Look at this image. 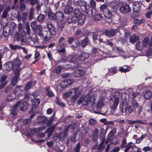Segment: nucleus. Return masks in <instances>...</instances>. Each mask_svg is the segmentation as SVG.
<instances>
[{
  "mask_svg": "<svg viewBox=\"0 0 152 152\" xmlns=\"http://www.w3.org/2000/svg\"><path fill=\"white\" fill-rule=\"evenodd\" d=\"M23 123L25 124H29L31 123V121L29 119H26L23 121Z\"/></svg>",
  "mask_w": 152,
  "mask_h": 152,
  "instance_id": "obj_60",
  "label": "nucleus"
},
{
  "mask_svg": "<svg viewBox=\"0 0 152 152\" xmlns=\"http://www.w3.org/2000/svg\"><path fill=\"white\" fill-rule=\"evenodd\" d=\"M56 98L57 99V100L56 101V103L58 105H61V106H62V107H64L65 106V103H63V102H62L60 101V100H58V98L56 97Z\"/></svg>",
  "mask_w": 152,
  "mask_h": 152,
  "instance_id": "obj_55",
  "label": "nucleus"
},
{
  "mask_svg": "<svg viewBox=\"0 0 152 152\" xmlns=\"http://www.w3.org/2000/svg\"><path fill=\"white\" fill-rule=\"evenodd\" d=\"M101 142L99 145V148L100 149H102L104 148L105 147L104 145V143L105 141V139L104 137H102L101 138Z\"/></svg>",
  "mask_w": 152,
  "mask_h": 152,
  "instance_id": "obj_32",
  "label": "nucleus"
},
{
  "mask_svg": "<svg viewBox=\"0 0 152 152\" xmlns=\"http://www.w3.org/2000/svg\"><path fill=\"white\" fill-rule=\"evenodd\" d=\"M46 92L47 94L49 97H53L54 96V94L53 91L50 89L49 87H47L46 88Z\"/></svg>",
  "mask_w": 152,
  "mask_h": 152,
  "instance_id": "obj_28",
  "label": "nucleus"
},
{
  "mask_svg": "<svg viewBox=\"0 0 152 152\" xmlns=\"http://www.w3.org/2000/svg\"><path fill=\"white\" fill-rule=\"evenodd\" d=\"M99 49L96 48H94L92 49V52L93 53H96L99 52Z\"/></svg>",
  "mask_w": 152,
  "mask_h": 152,
  "instance_id": "obj_62",
  "label": "nucleus"
},
{
  "mask_svg": "<svg viewBox=\"0 0 152 152\" xmlns=\"http://www.w3.org/2000/svg\"><path fill=\"white\" fill-rule=\"evenodd\" d=\"M118 2L116 1H113L110 2L109 4V6L112 9H116L118 7Z\"/></svg>",
  "mask_w": 152,
  "mask_h": 152,
  "instance_id": "obj_25",
  "label": "nucleus"
},
{
  "mask_svg": "<svg viewBox=\"0 0 152 152\" xmlns=\"http://www.w3.org/2000/svg\"><path fill=\"white\" fill-rule=\"evenodd\" d=\"M93 39L94 42L97 44H100L103 41V39H101L100 37L96 33H93Z\"/></svg>",
  "mask_w": 152,
  "mask_h": 152,
  "instance_id": "obj_20",
  "label": "nucleus"
},
{
  "mask_svg": "<svg viewBox=\"0 0 152 152\" xmlns=\"http://www.w3.org/2000/svg\"><path fill=\"white\" fill-rule=\"evenodd\" d=\"M45 19L44 15L41 14L40 15L37 17V19L40 23L43 22Z\"/></svg>",
  "mask_w": 152,
  "mask_h": 152,
  "instance_id": "obj_41",
  "label": "nucleus"
},
{
  "mask_svg": "<svg viewBox=\"0 0 152 152\" xmlns=\"http://www.w3.org/2000/svg\"><path fill=\"white\" fill-rule=\"evenodd\" d=\"M10 48L13 50H15L17 49H21L22 47L18 45H10Z\"/></svg>",
  "mask_w": 152,
  "mask_h": 152,
  "instance_id": "obj_38",
  "label": "nucleus"
},
{
  "mask_svg": "<svg viewBox=\"0 0 152 152\" xmlns=\"http://www.w3.org/2000/svg\"><path fill=\"white\" fill-rule=\"evenodd\" d=\"M7 13V11L4 10L3 12L2 15V17L3 18H5L6 17Z\"/></svg>",
  "mask_w": 152,
  "mask_h": 152,
  "instance_id": "obj_63",
  "label": "nucleus"
},
{
  "mask_svg": "<svg viewBox=\"0 0 152 152\" xmlns=\"http://www.w3.org/2000/svg\"><path fill=\"white\" fill-rule=\"evenodd\" d=\"M31 26L32 29L33 30H34L37 26V25L36 22L35 21H33L31 23Z\"/></svg>",
  "mask_w": 152,
  "mask_h": 152,
  "instance_id": "obj_45",
  "label": "nucleus"
},
{
  "mask_svg": "<svg viewBox=\"0 0 152 152\" xmlns=\"http://www.w3.org/2000/svg\"><path fill=\"white\" fill-rule=\"evenodd\" d=\"M121 99L123 100H125L129 98V95L124 92V90H119L114 92L110 101V105L111 107V111L113 112L116 109L118 104L119 101V97L120 95Z\"/></svg>",
  "mask_w": 152,
  "mask_h": 152,
  "instance_id": "obj_2",
  "label": "nucleus"
},
{
  "mask_svg": "<svg viewBox=\"0 0 152 152\" xmlns=\"http://www.w3.org/2000/svg\"><path fill=\"white\" fill-rule=\"evenodd\" d=\"M73 9V7L70 5L67 4L65 7L64 12L66 14H68L72 12Z\"/></svg>",
  "mask_w": 152,
  "mask_h": 152,
  "instance_id": "obj_23",
  "label": "nucleus"
},
{
  "mask_svg": "<svg viewBox=\"0 0 152 152\" xmlns=\"http://www.w3.org/2000/svg\"><path fill=\"white\" fill-rule=\"evenodd\" d=\"M39 2V0H31V4L32 5H34L36 4H38Z\"/></svg>",
  "mask_w": 152,
  "mask_h": 152,
  "instance_id": "obj_59",
  "label": "nucleus"
},
{
  "mask_svg": "<svg viewBox=\"0 0 152 152\" xmlns=\"http://www.w3.org/2000/svg\"><path fill=\"white\" fill-rule=\"evenodd\" d=\"M116 129H112L109 133L108 135L110 137H111L113 136L116 133Z\"/></svg>",
  "mask_w": 152,
  "mask_h": 152,
  "instance_id": "obj_51",
  "label": "nucleus"
},
{
  "mask_svg": "<svg viewBox=\"0 0 152 152\" xmlns=\"http://www.w3.org/2000/svg\"><path fill=\"white\" fill-rule=\"evenodd\" d=\"M54 36L51 35L50 32L47 31H44L42 34L40 36V37H42L46 41L49 40L51 38Z\"/></svg>",
  "mask_w": 152,
  "mask_h": 152,
  "instance_id": "obj_14",
  "label": "nucleus"
},
{
  "mask_svg": "<svg viewBox=\"0 0 152 152\" xmlns=\"http://www.w3.org/2000/svg\"><path fill=\"white\" fill-rule=\"evenodd\" d=\"M74 128L72 125H69L64 130L63 132L62 133V134H63L64 137V138L66 137L68 130L69 129H72V130H73Z\"/></svg>",
  "mask_w": 152,
  "mask_h": 152,
  "instance_id": "obj_24",
  "label": "nucleus"
},
{
  "mask_svg": "<svg viewBox=\"0 0 152 152\" xmlns=\"http://www.w3.org/2000/svg\"><path fill=\"white\" fill-rule=\"evenodd\" d=\"M106 133V132L105 130L103 128L102 129L100 132V138L104 137H103L105 135Z\"/></svg>",
  "mask_w": 152,
  "mask_h": 152,
  "instance_id": "obj_44",
  "label": "nucleus"
},
{
  "mask_svg": "<svg viewBox=\"0 0 152 152\" xmlns=\"http://www.w3.org/2000/svg\"><path fill=\"white\" fill-rule=\"evenodd\" d=\"M78 4L80 7L84 6L85 12L87 16L90 17L92 16L93 12L92 10H89V6L86 4V3L81 0H78Z\"/></svg>",
  "mask_w": 152,
  "mask_h": 152,
  "instance_id": "obj_9",
  "label": "nucleus"
},
{
  "mask_svg": "<svg viewBox=\"0 0 152 152\" xmlns=\"http://www.w3.org/2000/svg\"><path fill=\"white\" fill-rule=\"evenodd\" d=\"M18 106L19 107V108L22 111H24L27 109L28 105L26 102H18L14 106V109H16Z\"/></svg>",
  "mask_w": 152,
  "mask_h": 152,
  "instance_id": "obj_12",
  "label": "nucleus"
},
{
  "mask_svg": "<svg viewBox=\"0 0 152 152\" xmlns=\"http://www.w3.org/2000/svg\"><path fill=\"white\" fill-rule=\"evenodd\" d=\"M88 40V38H86L82 41L81 45L82 47H84L87 45Z\"/></svg>",
  "mask_w": 152,
  "mask_h": 152,
  "instance_id": "obj_42",
  "label": "nucleus"
},
{
  "mask_svg": "<svg viewBox=\"0 0 152 152\" xmlns=\"http://www.w3.org/2000/svg\"><path fill=\"white\" fill-rule=\"evenodd\" d=\"M81 89L79 88H77L70 89L69 91L65 92L63 94L64 98H66L69 97L71 95H74L71 97V100L74 102H75L81 94Z\"/></svg>",
  "mask_w": 152,
  "mask_h": 152,
  "instance_id": "obj_5",
  "label": "nucleus"
},
{
  "mask_svg": "<svg viewBox=\"0 0 152 152\" xmlns=\"http://www.w3.org/2000/svg\"><path fill=\"white\" fill-rule=\"evenodd\" d=\"M61 86H62V87L64 88L68 87V85L66 80L61 81Z\"/></svg>",
  "mask_w": 152,
  "mask_h": 152,
  "instance_id": "obj_52",
  "label": "nucleus"
},
{
  "mask_svg": "<svg viewBox=\"0 0 152 152\" xmlns=\"http://www.w3.org/2000/svg\"><path fill=\"white\" fill-rule=\"evenodd\" d=\"M73 14L74 17H76L79 23L83 24L84 23L86 19L85 15L83 14H81L79 9H75L73 11Z\"/></svg>",
  "mask_w": 152,
  "mask_h": 152,
  "instance_id": "obj_6",
  "label": "nucleus"
},
{
  "mask_svg": "<svg viewBox=\"0 0 152 152\" xmlns=\"http://www.w3.org/2000/svg\"><path fill=\"white\" fill-rule=\"evenodd\" d=\"M141 3L139 1H135L133 3V9L134 11L137 12L140 9Z\"/></svg>",
  "mask_w": 152,
  "mask_h": 152,
  "instance_id": "obj_22",
  "label": "nucleus"
},
{
  "mask_svg": "<svg viewBox=\"0 0 152 152\" xmlns=\"http://www.w3.org/2000/svg\"><path fill=\"white\" fill-rule=\"evenodd\" d=\"M132 107L134 108H137L140 106L136 100H133L132 101Z\"/></svg>",
  "mask_w": 152,
  "mask_h": 152,
  "instance_id": "obj_43",
  "label": "nucleus"
},
{
  "mask_svg": "<svg viewBox=\"0 0 152 152\" xmlns=\"http://www.w3.org/2000/svg\"><path fill=\"white\" fill-rule=\"evenodd\" d=\"M134 109L132 108L130 106H124L121 109V111L123 115H125L126 114L130 113L134 111Z\"/></svg>",
  "mask_w": 152,
  "mask_h": 152,
  "instance_id": "obj_13",
  "label": "nucleus"
},
{
  "mask_svg": "<svg viewBox=\"0 0 152 152\" xmlns=\"http://www.w3.org/2000/svg\"><path fill=\"white\" fill-rule=\"evenodd\" d=\"M55 128V126H51L45 132V133L47 132H50L52 133L54 130Z\"/></svg>",
  "mask_w": 152,
  "mask_h": 152,
  "instance_id": "obj_47",
  "label": "nucleus"
},
{
  "mask_svg": "<svg viewBox=\"0 0 152 152\" xmlns=\"http://www.w3.org/2000/svg\"><path fill=\"white\" fill-rule=\"evenodd\" d=\"M93 18L94 20L96 21H97L100 20L102 18V16L100 14H97L94 15L93 16Z\"/></svg>",
  "mask_w": 152,
  "mask_h": 152,
  "instance_id": "obj_34",
  "label": "nucleus"
},
{
  "mask_svg": "<svg viewBox=\"0 0 152 152\" xmlns=\"http://www.w3.org/2000/svg\"><path fill=\"white\" fill-rule=\"evenodd\" d=\"M31 83H28L26 85L25 88L26 90H28L31 88Z\"/></svg>",
  "mask_w": 152,
  "mask_h": 152,
  "instance_id": "obj_58",
  "label": "nucleus"
},
{
  "mask_svg": "<svg viewBox=\"0 0 152 152\" xmlns=\"http://www.w3.org/2000/svg\"><path fill=\"white\" fill-rule=\"evenodd\" d=\"M28 14L26 13H23L22 14V20L23 22H25L27 18Z\"/></svg>",
  "mask_w": 152,
  "mask_h": 152,
  "instance_id": "obj_53",
  "label": "nucleus"
},
{
  "mask_svg": "<svg viewBox=\"0 0 152 152\" xmlns=\"http://www.w3.org/2000/svg\"><path fill=\"white\" fill-rule=\"evenodd\" d=\"M7 76L5 75L2 76L0 79V89L4 87L7 84V81L6 80Z\"/></svg>",
  "mask_w": 152,
  "mask_h": 152,
  "instance_id": "obj_15",
  "label": "nucleus"
},
{
  "mask_svg": "<svg viewBox=\"0 0 152 152\" xmlns=\"http://www.w3.org/2000/svg\"><path fill=\"white\" fill-rule=\"evenodd\" d=\"M145 22V20L142 18L140 19L136 18L134 19V23L136 25H138L141 23H143Z\"/></svg>",
  "mask_w": 152,
  "mask_h": 152,
  "instance_id": "obj_27",
  "label": "nucleus"
},
{
  "mask_svg": "<svg viewBox=\"0 0 152 152\" xmlns=\"http://www.w3.org/2000/svg\"><path fill=\"white\" fill-rule=\"evenodd\" d=\"M47 119V118L44 116H40L38 118L39 123L44 122Z\"/></svg>",
  "mask_w": 152,
  "mask_h": 152,
  "instance_id": "obj_33",
  "label": "nucleus"
},
{
  "mask_svg": "<svg viewBox=\"0 0 152 152\" xmlns=\"http://www.w3.org/2000/svg\"><path fill=\"white\" fill-rule=\"evenodd\" d=\"M90 3L91 5V7L92 9H96V3L94 0H90Z\"/></svg>",
  "mask_w": 152,
  "mask_h": 152,
  "instance_id": "obj_37",
  "label": "nucleus"
},
{
  "mask_svg": "<svg viewBox=\"0 0 152 152\" xmlns=\"http://www.w3.org/2000/svg\"><path fill=\"white\" fill-rule=\"evenodd\" d=\"M149 42V39L147 38H145L143 40V45L145 46H146L148 44Z\"/></svg>",
  "mask_w": 152,
  "mask_h": 152,
  "instance_id": "obj_50",
  "label": "nucleus"
},
{
  "mask_svg": "<svg viewBox=\"0 0 152 152\" xmlns=\"http://www.w3.org/2000/svg\"><path fill=\"white\" fill-rule=\"evenodd\" d=\"M99 130L96 128L93 132L92 136L95 139H97L98 136Z\"/></svg>",
  "mask_w": 152,
  "mask_h": 152,
  "instance_id": "obj_30",
  "label": "nucleus"
},
{
  "mask_svg": "<svg viewBox=\"0 0 152 152\" xmlns=\"http://www.w3.org/2000/svg\"><path fill=\"white\" fill-rule=\"evenodd\" d=\"M88 124L89 125L94 126L96 124V120L93 118H91L88 120Z\"/></svg>",
  "mask_w": 152,
  "mask_h": 152,
  "instance_id": "obj_35",
  "label": "nucleus"
},
{
  "mask_svg": "<svg viewBox=\"0 0 152 152\" xmlns=\"http://www.w3.org/2000/svg\"><path fill=\"white\" fill-rule=\"evenodd\" d=\"M101 11L103 12L105 17L109 18L111 16V12L107 8V5L105 4L102 5L100 7Z\"/></svg>",
  "mask_w": 152,
  "mask_h": 152,
  "instance_id": "obj_10",
  "label": "nucleus"
},
{
  "mask_svg": "<svg viewBox=\"0 0 152 152\" xmlns=\"http://www.w3.org/2000/svg\"><path fill=\"white\" fill-rule=\"evenodd\" d=\"M97 108V109L99 110H101L104 113L107 111V107L105 104L104 99H101L98 101Z\"/></svg>",
  "mask_w": 152,
  "mask_h": 152,
  "instance_id": "obj_11",
  "label": "nucleus"
},
{
  "mask_svg": "<svg viewBox=\"0 0 152 152\" xmlns=\"http://www.w3.org/2000/svg\"><path fill=\"white\" fill-rule=\"evenodd\" d=\"M26 29L27 30V33L29 34L30 32V29L29 23L28 22H27L26 23Z\"/></svg>",
  "mask_w": 152,
  "mask_h": 152,
  "instance_id": "obj_57",
  "label": "nucleus"
},
{
  "mask_svg": "<svg viewBox=\"0 0 152 152\" xmlns=\"http://www.w3.org/2000/svg\"><path fill=\"white\" fill-rule=\"evenodd\" d=\"M47 28L51 35L55 36L56 35V31L55 28L52 24H47Z\"/></svg>",
  "mask_w": 152,
  "mask_h": 152,
  "instance_id": "obj_18",
  "label": "nucleus"
},
{
  "mask_svg": "<svg viewBox=\"0 0 152 152\" xmlns=\"http://www.w3.org/2000/svg\"><path fill=\"white\" fill-rule=\"evenodd\" d=\"M89 54L85 52H82L80 54L74 55L73 56H69L67 58L68 61L73 63L77 64L80 61H84L89 57Z\"/></svg>",
  "mask_w": 152,
  "mask_h": 152,
  "instance_id": "obj_4",
  "label": "nucleus"
},
{
  "mask_svg": "<svg viewBox=\"0 0 152 152\" xmlns=\"http://www.w3.org/2000/svg\"><path fill=\"white\" fill-rule=\"evenodd\" d=\"M117 32V30L115 29L107 30L105 31V34L107 36L110 37L114 36L116 34Z\"/></svg>",
  "mask_w": 152,
  "mask_h": 152,
  "instance_id": "obj_17",
  "label": "nucleus"
},
{
  "mask_svg": "<svg viewBox=\"0 0 152 152\" xmlns=\"http://www.w3.org/2000/svg\"><path fill=\"white\" fill-rule=\"evenodd\" d=\"M119 11L123 13H126L130 12L131 10L128 4L124 2L119 3Z\"/></svg>",
  "mask_w": 152,
  "mask_h": 152,
  "instance_id": "obj_8",
  "label": "nucleus"
},
{
  "mask_svg": "<svg viewBox=\"0 0 152 152\" xmlns=\"http://www.w3.org/2000/svg\"><path fill=\"white\" fill-rule=\"evenodd\" d=\"M80 144L79 142L76 145V146L75 148V152H80Z\"/></svg>",
  "mask_w": 152,
  "mask_h": 152,
  "instance_id": "obj_56",
  "label": "nucleus"
},
{
  "mask_svg": "<svg viewBox=\"0 0 152 152\" xmlns=\"http://www.w3.org/2000/svg\"><path fill=\"white\" fill-rule=\"evenodd\" d=\"M132 142L129 143L127 145L124 146L125 148L124 152H140V149L137 147L132 145Z\"/></svg>",
  "mask_w": 152,
  "mask_h": 152,
  "instance_id": "obj_7",
  "label": "nucleus"
},
{
  "mask_svg": "<svg viewBox=\"0 0 152 152\" xmlns=\"http://www.w3.org/2000/svg\"><path fill=\"white\" fill-rule=\"evenodd\" d=\"M21 64V61L18 59H16L12 61H9L5 65L6 70L10 71L12 68L14 71L15 76L12 78L11 82L12 85L15 86L17 83L18 79L19 77L20 72L22 69L20 68Z\"/></svg>",
  "mask_w": 152,
  "mask_h": 152,
  "instance_id": "obj_1",
  "label": "nucleus"
},
{
  "mask_svg": "<svg viewBox=\"0 0 152 152\" xmlns=\"http://www.w3.org/2000/svg\"><path fill=\"white\" fill-rule=\"evenodd\" d=\"M131 34L129 32H127L125 34L124 39L127 42H129L131 37Z\"/></svg>",
  "mask_w": 152,
  "mask_h": 152,
  "instance_id": "obj_39",
  "label": "nucleus"
},
{
  "mask_svg": "<svg viewBox=\"0 0 152 152\" xmlns=\"http://www.w3.org/2000/svg\"><path fill=\"white\" fill-rule=\"evenodd\" d=\"M95 97L94 95L91 96L88 94L86 96L83 95L80 97L77 101L78 104L82 103L83 105H87V106L91 109L94 108V104Z\"/></svg>",
  "mask_w": 152,
  "mask_h": 152,
  "instance_id": "obj_3",
  "label": "nucleus"
},
{
  "mask_svg": "<svg viewBox=\"0 0 152 152\" xmlns=\"http://www.w3.org/2000/svg\"><path fill=\"white\" fill-rule=\"evenodd\" d=\"M34 30L36 31L37 32L38 34L40 36L42 33V26L40 25H38L36 28Z\"/></svg>",
  "mask_w": 152,
  "mask_h": 152,
  "instance_id": "obj_29",
  "label": "nucleus"
},
{
  "mask_svg": "<svg viewBox=\"0 0 152 152\" xmlns=\"http://www.w3.org/2000/svg\"><path fill=\"white\" fill-rule=\"evenodd\" d=\"M120 148L117 147L115 148L112 151V152H118L120 150Z\"/></svg>",
  "mask_w": 152,
  "mask_h": 152,
  "instance_id": "obj_64",
  "label": "nucleus"
},
{
  "mask_svg": "<svg viewBox=\"0 0 152 152\" xmlns=\"http://www.w3.org/2000/svg\"><path fill=\"white\" fill-rule=\"evenodd\" d=\"M85 73L84 71L81 69H77L73 73V76L75 77H79L83 75Z\"/></svg>",
  "mask_w": 152,
  "mask_h": 152,
  "instance_id": "obj_16",
  "label": "nucleus"
},
{
  "mask_svg": "<svg viewBox=\"0 0 152 152\" xmlns=\"http://www.w3.org/2000/svg\"><path fill=\"white\" fill-rule=\"evenodd\" d=\"M136 49L138 50H141L142 48V43L138 42L137 43L136 45Z\"/></svg>",
  "mask_w": 152,
  "mask_h": 152,
  "instance_id": "obj_46",
  "label": "nucleus"
},
{
  "mask_svg": "<svg viewBox=\"0 0 152 152\" xmlns=\"http://www.w3.org/2000/svg\"><path fill=\"white\" fill-rule=\"evenodd\" d=\"M58 45L61 47H65L67 45V41L63 37L59 39L58 41Z\"/></svg>",
  "mask_w": 152,
  "mask_h": 152,
  "instance_id": "obj_19",
  "label": "nucleus"
},
{
  "mask_svg": "<svg viewBox=\"0 0 152 152\" xmlns=\"http://www.w3.org/2000/svg\"><path fill=\"white\" fill-rule=\"evenodd\" d=\"M62 68V66H58L54 69L53 72L56 74H58L61 72Z\"/></svg>",
  "mask_w": 152,
  "mask_h": 152,
  "instance_id": "obj_31",
  "label": "nucleus"
},
{
  "mask_svg": "<svg viewBox=\"0 0 152 152\" xmlns=\"http://www.w3.org/2000/svg\"><path fill=\"white\" fill-rule=\"evenodd\" d=\"M55 17L56 18H56L58 20L60 21H63L64 20V16L62 12L60 11L57 12L56 13Z\"/></svg>",
  "mask_w": 152,
  "mask_h": 152,
  "instance_id": "obj_21",
  "label": "nucleus"
},
{
  "mask_svg": "<svg viewBox=\"0 0 152 152\" xmlns=\"http://www.w3.org/2000/svg\"><path fill=\"white\" fill-rule=\"evenodd\" d=\"M138 37L134 35L131 36L129 42L132 43H134L138 39Z\"/></svg>",
  "mask_w": 152,
  "mask_h": 152,
  "instance_id": "obj_36",
  "label": "nucleus"
},
{
  "mask_svg": "<svg viewBox=\"0 0 152 152\" xmlns=\"http://www.w3.org/2000/svg\"><path fill=\"white\" fill-rule=\"evenodd\" d=\"M124 67H120L119 70L122 72H126L129 71V69L128 68H125V66Z\"/></svg>",
  "mask_w": 152,
  "mask_h": 152,
  "instance_id": "obj_49",
  "label": "nucleus"
},
{
  "mask_svg": "<svg viewBox=\"0 0 152 152\" xmlns=\"http://www.w3.org/2000/svg\"><path fill=\"white\" fill-rule=\"evenodd\" d=\"M39 99L37 98H35L33 101L32 104L34 106H37L40 103Z\"/></svg>",
  "mask_w": 152,
  "mask_h": 152,
  "instance_id": "obj_40",
  "label": "nucleus"
},
{
  "mask_svg": "<svg viewBox=\"0 0 152 152\" xmlns=\"http://www.w3.org/2000/svg\"><path fill=\"white\" fill-rule=\"evenodd\" d=\"M102 42L104 43L106 45H108L111 47H112L113 45V43L108 40H107L104 41H103Z\"/></svg>",
  "mask_w": 152,
  "mask_h": 152,
  "instance_id": "obj_48",
  "label": "nucleus"
},
{
  "mask_svg": "<svg viewBox=\"0 0 152 152\" xmlns=\"http://www.w3.org/2000/svg\"><path fill=\"white\" fill-rule=\"evenodd\" d=\"M152 96V93L149 90L145 91L144 94V97L146 99H148L151 98Z\"/></svg>",
  "mask_w": 152,
  "mask_h": 152,
  "instance_id": "obj_26",
  "label": "nucleus"
},
{
  "mask_svg": "<svg viewBox=\"0 0 152 152\" xmlns=\"http://www.w3.org/2000/svg\"><path fill=\"white\" fill-rule=\"evenodd\" d=\"M74 39L72 37H69L68 38V43L70 44L72 43L73 42H74Z\"/></svg>",
  "mask_w": 152,
  "mask_h": 152,
  "instance_id": "obj_61",
  "label": "nucleus"
},
{
  "mask_svg": "<svg viewBox=\"0 0 152 152\" xmlns=\"http://www.w3.org/2000/svg\"><path fill=\"white\" fill-rule=\"evenodd\" d=\"M152 148L150 147L146 146L144 147L143 148L142 150L145 152H147L148 151H150L152 150Z\"/></svg>",
  "mask_w": 152,
  "mask_h": 152,
  "instance_id": "obj_54",
  "label": "nucleus"
}]
</instances>
